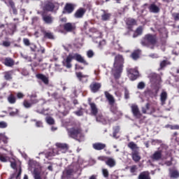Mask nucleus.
I'll return each instance as SVG.
<instances>
[{
    "instance_id": "nucleus-1",
    "label": "nucleus",
    "mask_w": 179,
    "mask_h": 179,
    "mask_svg": "<svg viewBox=\"0 0 179 179\" xmlns=\"http://www.w3.org/2000/svg\"><path fill=\"white\" fill-rule=\"evenodd\" d=\"M123 68L124 57H122V55H117L115 57L113 67L112 68V73L115 79H118L121 77V73H122Z\"/></svg>"
},
{
    "instance_id": "nucleus-2",
    "label": "nucleus",
    "mask_w": 179,
    "mask_h": 179,
    "mask_svg": "<svg viewBox=\"0 0 179 179\" xmlns=\"http://www.w3.org/2000/svg\"><path fill=\"white\" fill-rule=\"evenodd\" d=\"M68 145L65 143H57L56 148H54L52 150L45 153V157L51 160L54 156L56 155H61V153H66L68 152Z\"/></svg>"
},
{
    "instance_id": "nucleus-3",
    "label": "nucleus",
    "mask_w": 179,
    "mask_h": 179,
    "mask_svg": "<svg viewBox=\"0 0 179 179\" xmlns=\"http://www.w3.org/2000/svg\"><path fill=\"white\" fill-rule=\"evenodd\" d=\"M72 59H76V61H78V62H80L84 65H87V62L85 60V58H83L82 55L78 53H71L65 59H64L62 62L64 66H66V68L68 69L72 68V64H71V62H72Z\"/></svg>"
},
{
    "instance_id": "nucleus-4",
    "label": "nucleus",
    "mask_w": 179,
    "mask_h": 179,
    "mask_svg": "<svg viewBox=\"0 0 179 179\" xmlns=\"http://www.w3.org/2000/svg\"><path fill=\"white\" fill-rule=\"evenodd\" d=\"M67 131L70 138H73V139H76V141H78V142H83V141H85V135L83 134L80 127H73Z\"/></svg>"
},
{
    "instance_id": "nucleus-5",
    "label": "nucleus",
    "mask_w": 179,
    "mask_h": 179,
    "mask_svg": "<svg viewBox=\"0 0 179 179\" xmlns=\"http://www.w3.org/2000/svg\"><path fill=\"white\" fill-rule=\"evenodd\" d=\"M29 170L33 172L34 179H41L40 177V173L41 171V167L40 164L36 161L30 159L29 162Z\"/></svg>"
},
{
    "instance_id": "nucleus-6",
    "label": "nucleus",
    "mask_w": 179,
    "mask_h": 179,
    "mask_svg": "<svg viewBox=\"0 0 179 179\" xmlns=\"http://www.w3.org/2000/svg\"><path fill=\"white\" fill-rule=\"evenodd\" d=\"M142 45L149 47V45H154L156 44V36L152 34L145 35L144 39L141 41Z\"/></svg>"
},
{
    "instance_id": "nucleus-7",
    "label": "nucleus",
    "mask_w": 179,
    "mask_h": 179,
    "mask_svg": "<svg viewBox=\"0 0 179 179\" xmlns=\"http://www.w3.org/2000/svg\"><path fill=\"white\" fill-rule=\"evenodd\" d=\"M59 5L57 3H52L51 1H45L43 5V10L48 12H52L54 9H58Z\"/></svg>"
},
{
    "instance_id": "nucleus-8",
    "label": "nucleus",
    "mask_w": 179,
    "mask_h": 179,
    "mask_svg": "<svg viewBox=\"0 0 179 179\" xmlns=\"http://www.w3.org/2000/svg\"><path fill=\"white\" fill-rule=\"evenodd\" d=\"M127 72L129 73V78L131 80H136L139 76V71H138V69H128Z\"/></svg>"
},
{
    "instance_id": "nucleus-9",
    "label": "nucleus",
    "mask_w": 179,
    "mask_h": 179,
    "mask_svg": "<svg viewBox=\"0 0 179 179\" xmlns=\"http://www.w3.org/2000/svg\"><path fill=\"white\" fill-rule=\"evenodd\" d=\"M150 82L152 83V84H159L160 83L161 80H162V78L160 77V76L153 73H151L150 76Z\"/></svg>"
},
{
    "instance_id": "nucleus-10",
    "label": "nucleus",
    "mask_w": 179,
    "mask_h": 179,
    "mask_svg": "<svg viewBox=\"0 0 179 179\" xmlns=\"http://www.w3.org/2000/svg\"><path fill=\"white\" fill-rule=\"evenodd\" d=\"M131 113H133V115L136 117V118H139L141 117V111H139V108L138 107V105L135 103H132L131 105Z\"/></svg>"
},
{
    "instance_id": "nucleus-11",
    "label": "nucleus",
    "mask_w": 179,
    "mask_h": 179,
    "mask_svg": "<svg viewBox=\"0 0 179 179\" xmlns=\"http://www.w3.org/2000/svg\"><path fill=\"white\" fill-rule=\"evenodd\" d=\"M88 101H89V105L90 106L91 114H92V115H97V113H99V109L97 108L96 103L92 102L91 99H89Z\"/></svg>"
},
{
    "instance_id": "nucleus-12",
    "label": "nucleus",
    "mask_w": 179,
    "mask_h": 179,
    "mask_svg": "<svg viewBox=\"0 0 179 179\" xmlns=\"http://www.w3.org/2000/svg\"><path fill=\"white\" fill-rule=\"evenodd\" d=\"M142 111L143 114H152V113H155V110L150 103H147L145 108H142Z\"/></svg>"
},
{
    "instance_id": "nucleus-13",
    "label": "nucleus",
    "mask_w": 179,
    "mask_h": 179,
    "mask_svg": "<svg viewBox=\"0 0 179 179\" xmlns=\"http://www.w3.org/2000/svg\"><path fill=\"white\" fill-rule=\"evenodd\" d=\"M38 103V99H31V102L28 100H24L23 106L25 108H30L33 104H37Z\"/></svg>"
},
{
    "instance_id": "nucleus-14",
    "label": "nucleus",
    "mask_w": 179,
    "mask_h": 179,
    "mask_svg": "<svg viewBox=\"0 0 179 179\" xmlns=\"http://www.w3.org/2000/svg\"><path fill=\"white\" fill-rule=\"evenodd\" d=\"M104 94H105V96L106 97L109 103V106H114V104L115 103V99H114V96L110 94H109L108 92L107 91H106Z\"/></svg>"
},
{
    "instance_id": "nucleus-15",
    "label": "nucleus",
    "mask_w": 179,
    "mask_h": 179,
    "mask_svg": "<svg viewBox=\"0 0 179 179\" xmlns=\"http://www.w3.org/2000/svg\"><path fill=\"white\" fill-rule=\"evenodd\" d=\"M42 19L46 24H51V23L54 22V18H52L51 15H45L44 13L42 14Z\"/></svg>"
},
{
    "instance_id": "nucleus-16",
    "label": "nucleus",
    "mask_w": 179,
    "mask_h": 179,
    "mask_svg": "<svg viewBox=\"0 0 179 179\" xmlns=\"http://www.w3.org/2000/svg\"><path fill=\"white\" fill-rule=\"evenodd\" d=\"M64 29L66 31H73L76 29V26L73 23L68 22L64 24Z\"/></svg>"
},
{
    "instance_id": "nucleus-17",
    "label": "nucleus",
    "mask_w": 179,
    "mask_h": 179,
    "mask_svg": "<svg viewBox=\"0 0 179 179\" xmlns=\"http://www.w3.org/2000/svg\"><path fill=\"white\" fill-rule=\"evenodd\" d=\"M149 12L151 13H159L160 8L155 3H152L148 6Z\"/></svg>"
},
{
    "instance_id": "nucleus-18",
    "label": "nucleus",
    "mask_w": 179,
    "mask_h": 179,
    "mask_svg": "<svg viewBox=\"0 0 179 179\" xmlns=\"http://www.w3.org/2000/svg\"><path fill=\"white\" fill-rule=\"evenodd\" d=\"M101 12H103V14L101 16V20H103V22H107V20H110V17H111V14L106 10H101Z\"/></svg>"
},
{
    "instance_id": "nucleus-19",
    "label": "nucleus",
    "mask_w": 179,
    "mask_h": 179,
    "mask_svg": "<svg viewBox=\"0 0 179 179\" xmlns=\"http://www.w3.org/2000/svg\"><path fill=\"white\" fill-rule=\"evenodd\" d=\"M100 87H101V84L99 83H92L90 85V89L93 93L99 92V89H100Z\"/></svg>"
},
{
    "instance_id": "nucleus-20",
    "label": "nucleus",
    "mask_w": 179,
    "mask_h": 179,
    "mask_svg": "<svg viewBox=\"0 0 179 179\" xmlns=\"http://www.w3.org/2000/svg\"><path fill=\"white\" fill-rule=\"evenodd\" d=\"M75 4L66 3L64 7V10L66 13H72L75 10Z\"/></svg>"
},
{
    "instance_id": "nucleus-21",
    "label": "nucleus",
    "mask_w": 179,
    "mask_h": 179,
    "mask_svg": "<svg viewBox=\"0 0 179 179\" xmlns=\"http://www.w3.org/2000/svg\"><path fill=\"white\" fill-rule=\"evenodd\" d=\"M85 13H86V10L81 8L76 12L74 16L75 17H77V19H80V17H83V15H85Z\"/></svg>"
},
{
    "instance_id": "nucleus-22",
    "label": "nucleus",
    "mask_w": 179,
    "mask_h": 179,
    "mask_svg": "<svg viewBox=\"0 0 179 179\" xmlns=\"http://www.w3.org/2000/svg\"><path fill=\"white\" fill-rule=\"evenodd\" d=\"M157 93H159V88L157 87L149 90L147 92V94H149L150 97H156V96H157Z\"/></svg>"
},
{
    "instance_id": "nucleus-23",
    "label": "nucleus",
    "mask_w": 179,
    "mask_h": 179,
    "mask_svg": "<svg viewBox=\"0 0 179 179\" xmlns=\"http://www.w3.org/2000/svg\"><path fill=\"white\" fill-rule=\"evenodd\" d=\"M105 163L108 167H114L116 164L115 159L111 157H107Z\"/></svg>"
},
{
    "instance_id": "nucleus-24",
    "label": "nucleus",
    "mask_w": 179,
    "mask_h": 179,
    "mask_svg": "<svg viewBox=\"0 0 179 179\" xmlns=\"http://www.w3.org/2000/svg\"><path fill=\"white\" fill-rule=\"evenodd\" d=\"M95 150H103L106 148V144L101 143H95L92 145Z\"/></svg>"
},
{
    "instance_id": "nucleus-25",
    "label": "nucleus",
    "mask_w": 179,
    "mask_h": 179,
    "mask_svg": "<svg viewBox=\"0 0 179 179\" xmlns=\"http://www.w3.org/2000/svg\"><path fill=\"white\" fill-rule=\"evenodd\" d=\"M160 100L162 106H164V104H166V100H167V92H166V91H163L161 93Z\"/></svg>"
},
{
    "instance_id": "nucleus-26",
    "label": "nucleus",
    "mask_w": 179,
    "mask_h": 179,
    "mask_svg": "<svg viewBox=\"0 0 179 179\" xmlns=\"http://www.w3.org/2000/svg\"><path fill=\"white\" fill-rule=\"evenodd\" d=\"M3 64L6 66H13V65H15V61L10 57H7L4 59Z\"/></svg>"
},
{
    "instance_id": "nucleus-27",
    "label": "nucleus",
    "mask_w": 179,
    "mask_h": 179,
    "mask_svg": "<svg viewBox=\"0 0 179 179\" xmlns=\"http://www.w3.org/2000/svg\"><path fill=\"white\" fill-rule=\"evenodd\" d=\"M36 78L42 80L45 85H48V78L43 74H36Z\"/></svg>"
},
{
    "instance_id": "nucleus-28",
    "label": "nucleus",
    "mask_w": 179,
    "mask_h": 179,
    "mask_svg": "<svg viewBox=\"0 0 179 179\" xmlns=\"http://www.w3.org/2000/svg\"><path fill=\"white\" fill-rule=\"evenodd\" d=\"M152 160H160L162 159V151L159 150L155 152L152 156Z\"/></svg>"
},
{
    "instance_id": "nucleus-29",
    "label": "nucleus",
    "mask_w": 179,
    "mask_h": 179,
    "mask_svg": "<svg viewBox=\"0 0 179 179\" xmlns=\"http://www.w3.org/2000/svg\"><path fill=\"white\" fill-rule=\"evenodd\" d=\"M128 148H129V149H131L132 152H138V145L132 141L129 143Z\"/></svg>"
},
{
    "instance_id": "nucleus-30",
    "label": "nucleus",
    "mask_w": 179,
    "mask_h": 179,
    "mask_svg": "<svg viewBox=\"0 0 179 179\" xmlns=\"http://www.w3.org/2000/svg\"><path fill=\"white\" fill-rule=\"evenodd\" d=\"M131 155L134 162H139V160H141V157L139 156V152L138 151L132 152Z\"/></svg>"
},
{
    "instance_id": "nucleus-31",
    "label": "nucleus",
    "mask_w": 179,
    "mask_h": 179,
    "mask_svg": "<svg viewBox=\"0 0 179 179\" xmlns=\"http://www.w3.org/2000/svg\"><path fill=\"white\" fill-rule=\"evenodd\" d=\"M96 121L98 122H102V124H107V122H108V120L104 118L103 115H100L96 117Z\"/></svg>"
},
{
    "instance_id": "nucleus-32",
    "label": "nucleus",
    "mask_w": 179,
    "mask_h": 179,
    "mask_svg": "<svg viewBox=\"0 0 179 179\" xmlns=\"http://www.w3.org/2000/svg\"><path fill=\"white\" fill-rule=\"evenodd\" d=\"M76 76L79 79V80H80V82H83V79L87 80V76L82 74L81 72L76 73Z\"/></svg>"
},
{
    "instance_id": "nucleus-33",
    "label": "nucleus",
    "mask_w": 179,
    "mask_h": 179,
    "mask_svg": "<svg viewBox=\"0 0 179 179\" xmlns=\"http://www.w3.org/2000/svg\"><path fill=\"white\" fill-rule=\"evenodd\" d=\"M169 174L171 176V178H178L179 177V173L176 170L174 171L170 170Z\"/></svg>"
},
{
    "instance_id": "nucleus-34",
    "label": "nucleus",
    "mask_w": 179,
    "mask_h": 179,
    "mask_svg": "<svg viewBox=\"0 0 179 179\" xmlns=\"http://www.w3.org/2000/svg\"><path fill=\"white\" fill-rule=\"evenodd\" d=\"M138 179H150L149 173L143 172V173H141L138 176Z\"/></svg>"
},
{
    "instance_id": "nucleus-35",
    "label": "nucleus",
    "mask_w": 179,
    "mask_h": 179,
    "mask_svg": "<svg viewBox=\"0 0 179 179\" xmlns=\"http://www.w3.org/2000/svg\"><path fill=\"white\" fill-rule=\"evenodd\" d=\"M142 31H143V28H142V27H139L136 30V32L134 33L133 37L135 38L138 37V36H141V34H142Z\"/></svg>"
},
{
    "instance_id": "nucleus-36",
    "label": "nucleus",
    "mask_w": 179,
    "mask_h": 179,
    "mask_svg": "<svg viewBox=\"0 0 179 179\" xmlns=\"http://www.w3.org/2000/svg\"><path fill=\"white\" fill-rule=\"evenodd\" d=\"M9 5L13 10L14 15H17V10L16 9V7H15V2L9 1Z\"/></svg>"
},
{
    "instance_id": "nucleus-37",
    "label": "nucleus",
    "mask_w": 179,
    "mask_h": 179,
    "mask_svg": "<svg viewBox=\"0 0 179 179\" xmlns=\"http://www.w3.org/2000/svg\"><path fill=\"white\" fill-rule=\"evenodd\" d=\"M8 101L10 103V104H15L16 103V97H15V96L10 94L8 97Z\"/></svg>"
},
{
    "instance_id": "nucleus-38",
    "label": "nucleus",
    "mask_w": 179,
    "mask_h": 179,
    "mask_svg": "<svg viewBox=\"0 0 179 179\" xmlns=\"http://www.w3.org/2000/svg\"><path fill=\"white\" fill-rule=\"evenodd\" d=\"M102 174H103V176L104 177V178L108 179L109 176H110V173L108 172V169H102Z\"/></svg>"
},
{
    "instance_id": "nucleus-39",
    "label": "nucleus",
    "mask_w": 179,
    "mask_h": 179,
    "mask_svg": "<svg viewBox=\"0 0 179 179\" xmlns=\"http://www.w3.org/2000/svg\"><path fill=\"white\" fill-rule=\"evenodd\" d=\"M127 24L129 26H134V24H136V21L134 19L129 18L127 20Z\"/></svg>"
},
{
    "instance_id": "nucleus-40",
    "label": "nucleus",
    "mask_w": 179,
    "mask_h": 179,
    "mask_svg": "<svg viewBox=\"0 0 179 179\" xmlns=\"http://www.w3.org/2000/svg\"><path fill=\"white\" fill-rule=\"evenodd\" d=\"M0 160L3 162V163H6L9 160V157L6 155H0Z\"/></svg>"
},
{
    "instance_id": "nucleus-41",
    "label": "nucleus",
    "mask_w": 179,
    "mask_h": 179,
    "mask_svg": "<svg viewBox=\"0 0 179 179\" xmlns=\"http://www.w3.org/2000/svg\"><path fill=\"white\" fill-rule=\"evenodd\" d=\"M30 48H31V51H34V52H39V51H40V50H38V48H37V46L33 43L30 45Z\"/></svg>"
},
{
    "instance_id": "nucleus-42",
    "label": "nucleus",
    "mask_w": 179,
    "mask_h": 179,
    "mask_svg": "<svg viewBox=\"0 0 179 179\" xmlns=\"http://www.w3.org/2000/svg\"><path fill=\"white\" fill-rule=\"evenodd\" d=\"M45 120H46V122L50 125H52V124H54L55 122L54 119L51 117H47Z\"/></svg>"
},
{
    "instance_id": "nucleus-43",
    "label": "nucleus",
    "mask_w": 179,
    "mask_h": 179,
    "mask_svg": "<svg viewBox=\"0 0 179 179\" xmlns=\"http://www.w3.org/2000/svg\"><path fill=\"white\" fill-rule=\"evenodd\" d=\"M45 37L46 38L53 39L54 38V34H52V33H51V32H45Z\"/></svg>"
},
{
    "instance_id": "nucleus-44",
    "label": "nucleus",
    "mask_w": 179,
    "mask_h": 179,
    "mask_svg": "<svg viewBox=\"0 0 179 179\" xmlns=\"http://www.w3.org/2000/svg\"><path fill=\"white\" fill-rule=\"evenodd\" d=\"M0 141H2L3 143H8V138L3 134H0Z\"/></svg>"
},
{
    "instance_id": "nucleus-45",
    "label": "nucleus",
    "mask_w": 179,
    "mask_h": 179,
    "mask_svg": "<svg viewBox=\"0 0 179 179\" xmlns=\"http://www.w3.org/2000/svg\"><path fill=\"white\" fill-rule=\"evenodd\" d=\"M120 132V127L117 126L114 127V131H113V138H117V134Z\"/></svg>"
},
{
    "instance_id": "nucleus-46",
    "label": "nucleus",
    "mask_w": 179,
    "mask_h": 179,
    "mask_svg": "<svg viewBox=\"0 0 179 179\" xmlns=\"http://www.w3.org/2000/svg\"><path fill=\"white\" fill-rule=\"evenodd\" d=\"M131 58H133V59H138L139 58V53L137 51L134 52L131 54Z\"/></svg>"
},
{
    "instance_id": "nucleus-47",
    "label": "nucleus",
    "mask_w": 179,
    "mask_h": 179,
    "mask_svg": "<svg viewBox=\"0 0 179 179\" xmlns=\"http://www.w3.org/2000/svg\"><path fill=\"white\" fill-rule=\"evenodd\" d=\"M4 78L6 80H10V79H12V74L10 72H6Z\"/></svg>"
},
{
    "instance_id": "nucleus-48",
    "label": "nucleus",
    "mask_w": 179,
    "mask_h": 179,
    "mask_svg": "<svg viewBox=\"0 0 179 179\" xmlns=\"http://www.w3.org/2000/svg\"><path fill=\"white\" fill-rule=\"evenodd\" d=\"M104 45H106V41L103 40L99 42V48H100V50H103V47H104Z\"/></svg>"
},
{
    "instance_id": "nucleus-49",
    "label": "nucleus",
    "mask_w": 179,
    "mask_h": 179,
    "mask_svg": "<svg viewBox=\"0 0 179 179\" xmlns=\"http://www.w3.org/2000/svg\"><path fill=\"white\" fill-rule=\"evenodd\" d=\"M10 26H11V31L10 32V34H13L15 31H16V24H11Z\"/></svg>"
},
{
    "instance_id": "nucleus-50",
    "label": "nucleus",
    "mask_w": 179,
    "mask_h": 179,
    "mask_svg": "<svg viewBox=\"0 0 179 179\" xmlns=\"http://www.w3.org/2000/svg\"><path fill=\"white\" fill-rule=\"evenodd\" d=\"M87 55L88 58H92L93 55H94V52H93V50H88L87 52Z\"/></svg>"
},
{
    "instance_id": "nucleus-51",
    "label": "nucleus",
    "mask_w": 179,
    "mask_h": 179,
    "mask_svg": "<svg viewBox=\"0 0 179 179\" xmlns=\"http://www.w3.org/2000/svg\"><path fill=\"white\" fill-rule=\"evenodd\" d=\"M168 62L166 60H163L161 63H160V69H163L164 68V66H166V65H167Z\"/></svg>"
},
{
    "instance_id": "nucleus-52",
    "label": "nucleus",
    "mask_w": 179,
    "mask_h": 179,
    "mask_svg": "<svg viewBox=\"0 0 179 179\" xmlns=\"http://www.w3.org/2000/svg\"><path fill=\"white\" fill-rule=\"evenodd\" d=\"M2 45L3 47H10V42L8 41H3Z\"/></svg>"
},
{
    "instance_id": "nucleus-53",
    "label": "nucleus",
    "mask_w": 179,
    "mask_h": 179,
    "mask_svg": "<svg viewBox=\"0 0 179 179\" xmlns=\"http://www.w3.org/2000/svg\"><path fill=\"white\" fill-rule=\"evenodd\" d=\"M8 124L6 122H0V128H6Z\"/></svg>"
},
{
    "instance_id": "nucleus-54",
    "label": "nucleus",
    "mask_w": 179,
    "mask_h": 179,
    "mask_svg": "<svg viewBox=\"0 0 179 179\" xmlns=\"http://www.w3.org/2000/svg\"><path fill=\"white\" fill-rule=\"evenodd\" d=\"M124 99H129V91H128V90H125L124 91Z\"/></svg>"
},
{
    "instance_id": "nucleus-55",
    "label": "nucleus",
    "mask_w": 179,
    "mask_h": 179,
    "mask_svg": "<svg viewBox=\"0 0 179 179\" xmlns=\"http://www.w3.org/2000/svg\"><path fill=\"white\" fill-rule=\"evenodd\" d=\"M173 17L175 19V20H179V13H175L172 15Z\"/></svg>"
},
{
    "instance_id": "nucleus-56",
    "label": "nucleus",
    "mask_w": 179,
    "mask_h": 179,
    "mask_svg": "<svg viewBox=\"0 0 179 179\" xmlns=\"http://www.w3.org/2000/svg\"><path fill=\"white\" fill-rule=\"evenodd\" d=\"M145 87V83L141 82L138 85V89H143Z\"/></svg>"
},
{
    "instance_id": "nucleus-57",
    "label": "nucleus",
    "mask_w": 179,
    "mask_h": 179,
    "mask_svg": "<svg viewBox=\"0 0 179 179\" xmlns=\"http://www.w3.org/2000/svg\"><path fill=\"white\" fill-rule=\"evenodd\" d=\"M36 127H37L38 128L43 127V122L41 121H37L36 122Z\"/></svg>"
},
{
    "instance_id": "nucleus-58",
    "label": "nucleus",
    "mask_w": 179,
    "mask_h": 179,
    "mask_svg": "<svg viewBox=\"0 0 179 179\" xmlns=\"http://www.w3.org/2000/svg\"><path fill=\"white\" fill-rule=\"evenodd\" d=\"M19 113V110L17 109H15V111L10 112L9 115L11 117H14V115H16Z\"/></svg>"
},
{
    "instance_id": "nucleus-59",
    "label": "nucleus",
    "mask_w": 179,
    "mask_h": 179,
    "mask_svg": "<svg viewBox=\"0 0 179 179\" xmlns=\"http://www.w3.org/2000/svg\"><path fill=\"white\" fill-rule=\"evenodd\" d=\"M23 43L25 45H30V41L28 38H24Z\"/></svg>"
},
{
    "instance_id": "nucleus-60",
    "label": "nucleus",
    "mask_w": 179,
    "mask_h": 179,
    "mask_svg": "<svg viewBox=\"0 0 179 179\" xmlns=\"http://www.w3.org/2000/svg\"><path fill=\"white\" fill-rule=\"evenodd\" d=\"M17 99H23L24 97V94H23L22 92H18L17 94Z\"/></svg>"
},
{
    "instance_id": "nucleus-61",
    "label": "nucleus",
    "mask_w": 179,
    "mask_h": 179,
    "mask_svg": "<svg viewBox=\"0 0 179 179\" xmlns=\"http://www.w3.org/2000/svg\"><path fill=\"white\" fill-rule=\"evenodd\" d=\"M75 114L77 115L78 117H80V115H83V111H82V110H80L75 112Z\"/></svg>"
},
{
    "instance_id": "nucleus-62",
    "label": "nucleus",
    "mask_w": 179,
    "mask_h": 179,
    "mask_svg": "<svg viewBox=\"0 0 179 179\" xmlns=\"http://www.w3.org/2000/svg\"><path fill=\"white\" fill-rule=\"evenodd\" d=\"M130 171H131V173H135V171H136V166H131Z\"/></svg>"
},
{
    "instance_id": "nucleus-63",
    "label": "nucleus",
    "mask_w": 179,
    "mask_h": 179,
    "mask_svg": "<svg viewBox=\"0 0 179 179\" xmlns=\"http://www.w3.org/2000/svg\"><path fill=\"white\" fill-rule=\"evenodd\" d=\"M73 173V170H72V169H68L67 171H66V174L68 175V176H71V174H72Z\"/></svg>"
},
{
    "instance_id": "nucleus-64",
    "label": "nucleus",
    "mask_w": 179,
    "mask_h": 179,
    "mask_svg": "<svg viewBox=\"0 0 179 179\" xmlns=\"http://www.w3.org/2000/svg\"><path fill=\"white\" fill-rule=\"evenodd\" d=\"M171 129H179V126L178 125L171 126Z\"/></svg>"
}]
</instances>
